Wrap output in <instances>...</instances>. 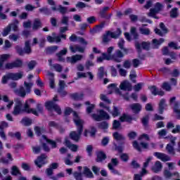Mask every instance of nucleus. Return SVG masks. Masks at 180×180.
I'll list each match as a JSON object with an SVG mask.
<instances>
[{
  "label": "nucleus",
  "mask_w": 180,
  "mask_h": 180,
  "mask_svg": "<svg viewBox=\"0 0 180 180\" xmlns=\"http://www.w3.org/2000/svg\"><path fill=\"white\" fill-rule=\"evenodd\" d=\"M23 77V74L18 72V73H10L11 79L13 81H18L20 79Z\"/></svg>",
  "instance_id": "nucleus-34"
},
{
  "label": "nucleus",
  "mask_w": 180,
  "mask_h": 180,
  "mask_svg": "<svg viewBox=\"0 0 180 180\" xmlns=\"http://www.w3.org/2000/svg\"><path fill=\"white\" fill-rule=\"evenodd\" d=\"M115 47L110 46L107 49V53H102L100 57L97 58V63H103L106 61H115V63H122V58L124 57V53L120 50H117L114 54H112Z\"/></svg>",
  "instance_id": "nucleus-1"
},
{
  "label": "nucleus",
  "mask_w": 180,
  "mask_h": 180,
  "mask_svg": "<svg viewBox=\"0 0 180 180\" xmlns=\"http://www.w3.org/2000/svg\"><path fill=\"white\" fill-rule=\"evenodd\" d=\"M11 79V75L10 73L7 74L6 75L3 76L1 79V84H8V81Z\"/></svg>",
  "instance_id": "nucleus-59"
},
{
  "label": "nucleus",
  "mask_w": 180,
  "mask_h": 180,
  "mask_svg": "<svg viewBox=\"0 0 180 180\" xmlns=\"http://www.w3.org/2000/svg\"><path fill=\"white\" fill-rule=\"evenodd\" d=\"M34 130L35 131V134H37L38 137H40L41 134L46 133V128H44V127H40L39 126H36L34 127Z\"/></svg>",
  "instance_id": "nucleus-26"
},
{
  "label": "nucleus",
  "mask_w": 180,
  "mask_h": 180,
  "mask_svg": "<svg viewBox=\"0 0 180 180\" xmlns=\"http://www.w3.org/2000/svg\"><path fill=\"white\" fill-rule=\"evenodd\" d=\"M164 41H165V39H164V38H160L159 39H153L152 41L153 44H155V46H161V44H162Z\"/></svg>",
  "instance_id": "nucleus-49"
},
{
  "label": "nucleus",
  "mask_w": 180,
  "mask_h": 180,
  "mask_svg": "<svg viewBox=\"0 0 180 180\" xmlns=\"http://www.w3.org/2000/svg\"><path fill=\"white\" fill-rule=\"evenodd\" d=\"M124 39L123 38H121L118 41V47L120 49V50H122V51L124 53V54H129V49L124 48Z\"/></svg>",
  "instance_id": "nucleus-24"
},
{
  "label": "nucleus",
  "mask_w": 180,
  "mask_h": 180,
  "mask_svg": "<svg viewBox=\"0 0 180 180\" xmlns=\"http://www.w3.org/2000/svg\"><path fill=\"white\" fill-rule=\"evenodd\" d=\"M129 108L132 110L133 113H135V115H139V113L141 112V109L143 108L141 104L139 103L131 104L129 105Z\"/></svg>",
  "instance_id": "nucleus-17"
},
{
  "label": "nucleus",
  "mask_w": 180,
  "mask_h": 180,
  "mask_svg": "<svg viewBox=\"0 0 180 180\" xmlns=\"http://www.w3.org/2000/svg\"><path fill=\"white\" fill-rule=\"evenodd\" d=\"M100 99L101 101H103V102H105V105H106L107 106L108 105H110V103H112V101H110V100H109V98H108V96H106V95L105 94H101Z\"/></svg>",
  "instance_id": "nucleus-44"
},
{
  "label": "nucleus",
  "mask_w": 180,
  "mask_h": 180,
  "mask_svg": "<svg viewBox=\"0 0 180 180\" xmlns=\"http://www.w3.org/2000/svg\"><path fill=\"white\" fill-rule=\"evenodd\" d=\"M166 150L169 154L171 155H175V149L171 143H168L166 146Z\"/></svg>",
  "instance_id": "nucleus-39"
},
{
  "label": "nucleus",
  "mask_w": 180,
  "mask_h": 180,
  "mask_svg": "<svg viewBox=\"0 0 180 180\" xmlns=\"http://www.w3.org/2000/svg\"><path fill=\"white\" fill-rule=\"evenodd\" d=\"M112 137L115 140H116V141H124V140H126V138L123 135L119 134L117 131L112 134Z\"/></svg>",
  "instance_id": "nucleus-32"
},
{
  "label": "nucleus",
  "mask_w": 180,
  "mask_h": 180,
  "mask_svg": "<svg viewBox=\"0 0 180 180\" xmlns=\"http://www.w3.org/2000/svg\"><path fill=\"white\" fill-rule=\"evenodd\" d=\"M70 49L72 53H77V51H79V53H84L85 51L84 48H82V46H79L78 45H76L75 47L72 46H70Z\"/></svg>",
  "instance_id": "nucleus-31"
},
{
  "label": "nucleus",
  "mask_w": 180,
  "mask_h": 180,
  "mask_svg": "<svg viewBox=\"0 0 180 180\" xmlns=\"http://www.w3.org/2000/svg\"><path fill=\"white\" fill-rule=\"evenodd\" d=\"M117 159H112L111 163H109L108 165V167L110 171H112V172H115V169L113 168V165L116 166L117 165Z\"/></svg>",
  "instance_id": "nucleus-42"
},
{
  "label": "nucleus",
  "mask_w": 180,
  "mask_h": 180,
  "mask_svg": "<svg viewBox=\"0 0 180 180\" xmlns=\"http://www.w3.org/2000/svg\"><path fill=\"white\" fill-rule=\"evenodd\" d=\"M10 57H11V55H9L8 53L2 54V55L0 56V61L4 65V63L5 61H8V60H9Z\"/></svg>",
  "instance_id": "nucleus-53"
},
{
  "label": "nucleus",
  "mask_w": 180,
  "mask_h": 180,
  "mask_svg": "<svg viewBox=\"0 0 180 180\" xmlns=\"http://www.w3.org/2000/svg\"><path fill=\"white\" fill-rule=\"evenodd\" d=\"M99 106L103 109H105L107 112H109L110 115H111L112 117H117L120 116L122 113V108L115 105L112 106V110H110V107H109V105H105L103 102H101L99 103Z\"/></svg>",
  "instance_id": "nucleus-5"
},
{
  "label": "nucleus",
  "mask_w": 180,
  "mask_h": 180,
  "mask_svg": "<svg viewBox=\"0 0 180 180\" xmlns=\"http://www.w3.org/2000/svg\"><path fill=\"white\" fill-rule=\"evenodd\" d=\"M36 65H37V62H36V60H31L27 64L30 71L34 70V67H36Z\"/></svg>",
  "instance_id": "nucleus-52"
},
{
  "label": "nucleus",
  "mask_w": 180,
  "mask_h": 180,
  "mask_svg": "<svg viewBox=\"0 0 180 180\" xmlns=\"http://www.w3.org/2000/svg\"><path fill=\"white\" fill-rule=\"evenodd\" d=\"M41 21L39 18H35L32 25V30H39L41 27Z\"/></svg>",
  "instance_id": "nucleus-29"
},
{
  "label": "nucleus",
  "mask_w": 180,
  "mask_h": 180,
  "mask_svg": "<svg viewBox=\"0 0 180 180\" xmlns=\"http://www.w3.org/2000/svg\"><path fill=\"white\" fill-rule=\"evenodd\" d=\"M18 94H19L20 96H21V98H25V96H26V94H27V92H26L25 87L20 86L18 90Z\"/></svg>",
  "instance_id": "nucleus-57"
},
{
  "label": "nucleus",
  "mask_w": 180,
  "mask_h": 180,
  "mask_svg": "<svg viewBox=\"0 0 180 180\" xmlns=\"http://www.w3.org/2000/svg\"><path fill=\"white\" fill-rule=\"evenodd\" d=\"M97 158H106V153L102 150H98L96 152Z\"/></svg>",
  "instance_id": "nucleus-64"
},
{
  "label": "nucleus",
  "mask_w": 180,
  "mask_h": 180,
  "mask_svg": "<svg viewBox=\"0 0 180 180\" xmlns=\"http://www.w3.org/2000/svg\"><path fill=\"white\" fill-rule=\"evenodd\" d=\"M108 88H112V89H115V94H117V95H122V91L119 88H117L116 84H110L108 85Z\"/></svg>",
  "instance_id": "nucleus-50"
},
{
  "label": "nucleus",
  "mask_w": 180,
  "mask_h": 180,
  "mask_svg": "<svg viewBox=\"0 0 180 180\" xmlns=\"http://www.w3.org/2000/svg\"><path fill=\"white\" fill-rule=\"evenodd\" d=\"M48 126L49 127H53L54 129H58L59 127L58 123L56 122V121H49Z\"/></svg>",
  "instance_id": "nucleus-63"
},
{
  "label": "nucleus",
  "mask_w": 180,
  "mask_h": 180,
  "mask_svg": "<svg viewBox=\"0 0 180 180\" xmlns=\"http://www.w3.org/2000/svg\"><path fill=\"white\" fill-rule=\"evenodd\" d=\"M150 122V117L148 115H146L141 119V123L143 126L144 130H148L149 125L148 123Z\"/></svg>",
  "instance_id": "nucleus-25"
},
{
  "label": "nucleus",
  "mask_w": 180,
  "mask_h": 180,
  "mask_svg": "<svg viewBox=\"0 0 180 180\" xmlns=\"http://www.w3.org/2000/svg\"><path fill=\"white\" fill-rule=\"evenodd\" d=\"M20 123L21 124H23V126L29 127L32 126V123H33V121L32 120V119L27 117H25L21 120Z\"/></svg>",
  "instance_id": "nucleus-30"
},
{
  "label": "nucleus",
  "mask_w": 180,
  "mask_h": 180,
  "mask_svg": "<svg viewBox=\"0 0 180 180\" xmlns=\"http://www.w3.org/2000/svg\"><path fill=\"white\" fill-rule=\"evenodd\" d=\"M135 49L139 54L142 53L143 50L150 51V47L151 44L149 41H142L141 44L139 41H136L134 43Z\"/></svg>",
  "instance_id": "nucleus-9"
},
{
  "label": "nucleus",
  "mask_w": 180,
  "mask_h": 180,
  "mask_svg": "<svg viewBox=\"0 0 180 180\" xmlns=\"http://www.w3.org/2000/svg\"><path fill=\"white\" fill-rule=\"evenodd\" d=\"M47 143L50 144L51 148H52V149L57 148V142L56 141L49 139V140H48Z\"/></svg>",
  "instance_id": "nucleus-62"
},
{
  "label": "nucleus",
  "mask_w": 180,
  "mask_h": 180,
  "mask_svg": "<svg viewBox=\"0 0 180 180\" xmlns=\"http://www.w3.org/2000/svg\"><path fill=\"white\" fill-rule=\"evenodd\" d=\"M168 47H169V49H173V50H179L180 46H178V44L174 42V41H171L168 44Z\"/></svg>",
  "instance_id": "nucleus-56"
},
{
  "label": "nucleus",
  "mask_w": 180,
  "mask_h": 180,
  "mask_svg": "<svg viewBox=\"0 0 180 180\" xmlns=\"http://www.w3.org/2000/svg\"><path fill=\"white\" fill-rule=\"evenodd\" d=\"M25 86V90L27 94L32 92V86H33V83H27V82H24Z\"/></svg>",
  "instance_id": "nucleus-46"
},
{
  "label": "nucleus",
  "mask_w": 180,
  "mask_h": 180,
  "mask_svg": "<svg viewBox=\"0 0 180 180\" xmlns=\"http://www.w3.org/2000/svg\"><path fill=\"white\" fill-rule=\"evenodd\" d=\"M133 120L136 121V118L131 117V115L126 113H123L122 116L120 117V122L122 123H129V124H131Z\"/></svg>",
  "instance_id": "nucleus-14"
},
{
  "label": "nucleus",
  "mask_w": 180,
  "mask_h": 180,
  "mask_svg": "<svg viewBox=\"0 0 180 180\" xmlns=\"http://www.w3.org/2000/svg\"><path fill=\"white\" fill-rule=\"evenodd\" d=\"M94 150V147L92 145H88L86 148V152L89 157H92V151Z\"/></svg>",
  "instance_id": "nucleus-60"
},
{
  "label": "nucleus",
  "mask_w": 180,
  "mask_h": 180,
  "mask_svg": "<svg viewBox=\"0 0 180 180\" xmlns=\"http://www.w3.org/2000/svg\"><path fill=\"white\" fill-rule=\"evenodd\" d=\"M84 175H86V176H87V178H94V174L92 173L91 169H89L86 167H84Z\"/></svg>",
  "instance_id": "nucleus-45"
},
{
  "label": "nucleus",
  "mask_w": 180,
  "mask_h": 180,
  "mask_svg": "<svg viewBox=\"0 0 180 180\" xmlns=\"http://www.w3.org/2000/svg\"><path fill=\"white\" fill-rule=\"evenodd\" d=\"M153 155L156 157L157 158H169L167 155L165 153H161L158 152H155L153 153Z\"/></svg>",
  "instance_id": "nucleus-58"
},
{
  "label": "nucleus",
  "mask_w": 180,
  "mask_h": 180,
  "mask_svg": "<svg viewBox=\"0 0 180 180\" xmlns=\"http://www.w3.org/2000/svg\"><path fill=\"white\" fill-rule=\"evenodd\" d=\"M98 114L94 113L91 115V119L95 122H102V120H110V115L103 110H99L98 111Z\"/></svg>",
  "instance_id": "nucleus-7"
},
{
  "label": "nucleus",
  "mask_w": 180,
  "mask_h": 180,
  "mask_svg": "<svg viewBox=\"0 0 180 180\" xmlns=\"http://www.w3.org/2000/svg\"><path fill=\"white\" fill-rule=\"evenodd\" d=\"M8 136L12 139H17V140H22V134L19 131H16L15 133L9 132Z\"/></svg>",
  "instance_id": "nucleus-36"
},
{
  "label": "nucleus",
  "mask_w": 180,
  "mask_h": 180,
  "mask_svg": "<svg viewBox=\"0 0 180 180\" xmlns=\"http://www.w3.org/2000/svg\"><path fill=\"white\" fill-rule=\"evenodd\" d=\"M51 9L53 12H57V11H58V12H60V13L62 15H65V13L68 12V8H67V7L63 6L62 5H59L58 8L56 6H52Z\"/></svg>",
  "instance_id": "nucleus-22"
},
{
  "label": "nucleus",
  "mask_w": 180,
  "mask_h": 180,
  "mask_svg": "<svg viewBox=\"0 0 180 180\" xmlns=\"http://www.w3.org/2000/svg\"><path fill=\"white\" fill-rule=\"evenodd\" d=\"M74 112H76V111H74L72 108L70 107H66L65 109L64 115L65 116H70V115L73 113V121H74Z\"/></svg>",
  "instance_id": "nucleus-51"
},
{
  "label": "nucleus",
  "mask_w": 180,
  "mask_h": 180,
  "mask_svg": "<svg viewBox=\"0 0 180 180\" xmlns=\"http://www.w3.org/2000/svg\"><path fill=\"white\" fill-rule=\"evenodd\" d=\"M16 53L21 56H25V54H30L32 53V47L30 46V41H26L25 42L24 49L22 46L17 45L15 47Z\"/></svg>",
  "instance_id": "nucleus-8"
},
{
  "label": "nucleus",
  "mask_w": 180,
  "mask_h": 180,
  "mask_svg": "<svg viewBox=\"0 0 180 180\" xmlns=\"http://www.w3.org/2000/svg\"><path fill=\"white\" fill-rule=\"evenodd\" d=\"M120 88L122 91H130L132 89L131 83L129 82V81L124 80L120 84Z\"/></svg>",
  "instance_id": "nucleus-19"
},
{
  "label": "nucleus",
  "mask_w": 180,
  "mask_h": 180,
  "mask_svg": "<svg viewBox=\"0 0 180 180\" xmlns=\"http://www.w3.org/2000/svg\"><path fill=\"white\" fill-rule=\"evenodd\" d=\"M49 161L46 158H37L34 160V164L38 168H41L44 165H46Z\"/></svg>",
  "instance_id": "nucleus-23"
},
{
  "label": "nucleus",
  "mask_w": 180,
  "mask_h": 180,
  "mask_svg": "<svg viewBox=\"0 0 180 180\" xmlns=\"http://www.w3.org/2000/svg\"><path fill=\"white\" fill-rule=\"evenodd\" d=\"M167 106V101L165 100V98L160 99L158 104L159 115H162L164 113V110H165Z\"/></svg>",
  "instance_id": "nucleus-18"
},
{
  "label": "nucleus",
  "mask_w": 180,
  "mask_h": 180,
  "mask_svg": "<svg viewBox=\"0 0 180 180\" xmlns=\"http://www.w3.org/2000/svg\"><path fill=\"white\" fill-rule=\"evenodd\" d=\"M179 16V13H178V9L176 8H174L170 11V18L172 19H175Z\"/></svg>",
  "instance_id": "nucleus-43"
},
{
  "label": "nucleus",
  "mask_w": 180,
  "mask_h": 180,
  "mask_svg": "<svg viewBox=\"0 0 180 180\" xmlns=\"http://www.w3.org/2000/svg\"><path fill=\"white\" fill-rule=\"evenodd\" d=\"M122 126V124L120 123V121L114 120L112 122V129L114 130H117L120 127Z\"/></svg>",
  "instance_id": "nucleus-55"
},
{
  "label": "nucleus",
  "mask_w": 180,
  "mask_h": 180,
  "mask_svg": "<svg viewBox=\"0 0 180 180\" xmlns=\"http://www.w3.org/2000/svg\"><path fill=\"white\" fill-rule=\"evenodd\" d=\"M74 123L76 125L77 131H70L69 137L73 141L78 143L81 140V136H82V131H84V120H81L77 112H74Z\"/></svg>",
  "instance_id": "nucleus-2"
},
{
  "label": "nucleus",
  "mask_w": 180,
  "mask_h": 180,
  "mask_svg": "<svg viewBox=\"0 0 180 180\" xmlns=\"http://www.w3.org/2000/svg\"><path fill=\"white\" fill-rule=\"evenodd\" d=\"M105 77H108V72L105 71V68L103 66L100 67L98 69V72H97V78L98 79H103Z\"/></svg>",
  "instance_id": "nucleus-20"
},
{
  "label": "nucleus",
  "mask_w": 180,
  "mask_h": 180,
  "mask_svg": "<svg viewBox=\"0 0 180 180\" xmlns=\"http://www.w3.org/2000/svg\"><path fill=\"white\" fill-rule=\"evenodd\" d=\"M148 89L150 91L152 95H154V96H157V92H158V89L157 88V86H149Z\"/></svg>",
  "instance_id": "nucleus-48"
},
{
  "label": "nucleus",
  "mask_w": 180,
  "mask_h": 180,
  "mask_svg": "<svg viewBox=\"0 0 180 180\" xmlns=\"http://www.w3.org/2000/svg\"><path fill=\"white\" fill-rule=\"evenodd\" d=\"M15 104L13 110L12 114L14 116H18L19 115H22V113H25L23 110V103L20 98H16L15 100Z\"/></svg>",
  "instance_id": "nucleus-10"
},
{
  "label": "nucleus",
  "mask_w": 180,
  "mask_h": 180,
  "mask_svg": "<svg viewBox=\"0 0 180 180\" xmlns=\"http://www.w3.org/2000/svg\"><path fill=\"white\" fill-rule=\"evenodd\" d=\"M130 33L131 35H133L134 40H139V33H137V30L136 29V27H131Z\"/></svg>",
  "instance_id": "nucleus-41"
},
{
  "label": "nucleus",
  "mask_w": 180,
  "mask_h": 180,
  "mask_svg": "<svg viewBox=\"0 0 180 180\" xmlns=\"http://www.w3.org/2000/svg\"><path fill=\"white\" fill-rule=\"evenodd\" d=\"M91 130L84 129V137H87L88 134H90V137L95 139L96 136V133H98V129L95 127H91Z\"/></svg>",
  "instance_id": "nucleus-16"
},
{
  "label": "nucleus",
  "mask_w": 180,
  "mask_h": 180,
  "mask_svg": "<svg viewBox=\"0 0 180 180\" xmlns=\"http://www.w3.org/2000/svg\"><path fill=\"white\" fill-rule=\"evenodd\" d=\"M82 55L76 54L71 57L70 61L72 64H75L77 61H81V60H82Z\"/></svg>",
  "instance_id": "nucleus-38"
},
{
  "label": "nucleus",
  "mask_w": 180,
  "mask_h": 180,
  "mask_svg": "<svg viewBox=\"0 0 180 180\" xmlns=\"http://www.w3.org/2000/svg\"><path fill=\"white\" fill-rule=\"evenodd\" d=\"M68 53L67 48H64L60 52L56 53V57L60 63H65V58L63 56H65Z\"/></svg>",
  "instance_id": "nucleus-21"
},
{
  "label": "nucleus",
  "mask_w": 180,
  "mask_h": 180,
  "mask_svg": "<svg viewBox=\"0 0 180 180\" xmlns=\"http://www.w3.org/2000/svg\"><path fill=\"white\" fill-rule=\"evenodd\" d=\"M23 67V60L19 58L11 63H7L5 65L6 70H13V68H22Z\"/></svg>",
  "instance_id": "nucleus-11"
},
{
  "label": "nucleus",
  "mask_w": 180,
  "mask_h": 180,
  "mask_svg": "<svg viewBox=\"0 0 180 180\" xmlns=\"http://www.w3.org/2000/svg\"><path fill=\"white\" fill-rule=\"evenodd\" d=\"M121 35L122 30L120 28H117L115 32L106 31L105 34L103 35V43L104 44H109V42L112 40L111 39H119Z\"/></svg>",
  "instance_id": "nucleus-3"
},
{
  "label": "nucleus",
  "mask_w": 180,
  "mask_h": 180,
  "mask_svg": "<svg viewBox=\"0 0 180 180\" xmlns=\"http://www.w3.org/2000/svg\"><path fill=\"white\" fill-rule=\"evenodd\" d=\"M84 104L87 105L86 112L88 115H91V113L94 112V109H95V104H91V102L89 101H86Z\"/></svg>",
  "instance_id": "nucleus-28"
},
{
  "label": "nucleus",
  "mask_w": 180,
  "mask_h": 180,
  "mask_svg": "<svg viewBox=\"0 0 180 180\" xmlns=\"http://www.w3.org/2000/svg\"><path fill=\"white\" fill-rule=\"evenodd\" d=\"M24 113H27L28 115H30L32 113V115H34V116H39V112L36 109L34 108H30V105H29V103L27 101H25V103L24 104L23 107Z\"/></svg>",
  "instance_id": "nucleus-13"
},
{
  "label": "nucleus",
  "mask_w": 180,
  "mask_h": 180,
  "mask_svg": "<svg viewBox=\"0 0 180 180\" xmlns=\"http://www.w3.org/2000/svg\"><path fill=\"white\" fill-rule=\"evenodd\" d=\"M58 99L57 96H55L53 98V101H46L45 103V108L47 109V110H55L58 115H61V108L58 105L56 104L55 102H58Z\"/></svg>",
  "instance_id": "nucleus-6"
},
{
  "label": "nucleus",
  "mask_w": 180,
  "mask_h": 180,
  "mask_svg": "<svg viewBox=\"0 0 180 180\" xmlns=\"http://www.w3.org/2000/svg\"><path fill=\"white\" fill-rule=\"evenodd\" d=\"M161 169H162V165L161 164V162H155L154 166L152 167V171L157 174L158 172H160Z\"/></svg>",
  "instance_id": "nucleus-27"
},
{
  "label": "nucleus",
  "mask_w": 180,
  "mask_h": 180,
  "mask_svg": "<svg viewBox=\"0 0 180 180\" xmlns=\"http://www.w3.org/2000/svg\"><path fill=\"white\" fill-rule=\"evenodd\" d=\"M139 31L141 34H144L145 36H148L150 34V29L148 28H140Z\"/></svg>",
  "instance_id": "nucleus-61"
},
{
  "label": "nucleus",
  "mask_w": 180,
  "mask_h": 180,
  "mask_svg": "<svg viewBox=\"0 0 180 180\" xmlns=\"http://www.w3.org/2000/svg\"><path fill=\"white\" fill-rule=\"evenodd\" d=\"M14 32L19 31V20L15 19L13 22L9 23L3 30L1 34L3 37H6L11 31L12 30Z\"/></svg>",
  "instance_id": "nucleus-4"
},
{
  "label": "nucleus",
  "mask_w": 180,
  "mask_h": 180,
  "mask_svg": "<svg viewBox=\"0 0 180 180\" xmlns=\"http://www.w3.org/2000/svg\"><path fill=\"white\" fill-rule=\"evenodd\" d=\"M58 50V46L55 45L52 46H49L46 49V54H54L56 53V51Z\"/></svg>",
  "instance_id": "nucleus-35"
},
{
  "label": "nucleus",
  "mask_w": 180,
  "mask_h": 180,
  "mask_svg": "<svg viewBox=\"0 0 180 180\" xmlns=\"http://www.w3.org/2000/svg\"><path fill=\"white\" fill-rule=\"evenodd\" d=\"M98 129L102 130H108L109 129V123L106 121H103L98 124Z\"/></svg>",
  "instance_id": "nucleus-40"
},
{
  "label": "nucleus",
  "mask_w": 180,
  "mask_h": 180,
  "mask_svg": "<svg viewBox=\"0 0 180 180\" xmlns=\"http://www.w3.org/2000/svg\"><path fill=\"white\" fill-rule=\"evenodd\" d=\"M70 98L73 99L74 101H82L84 99V94L82 93L78 94V93H75V94H70Z\"/></svg>",
  "instance_id": "nucleus-33"
},
{
  "label": "nucleus",
  "mask_w": 180,
  "mask_h": 180,
  "mask_svg": "<svg viewBox=\"0 0 180 180\" xmlns=\"http://www.w3.org/2000/svg\"><path fill=\"white\" fill-rule=\"evenodd\" d=\"M65 146L68 147L71 151H73V153H77L78 151V146L75 144L71 143V141L68 139V137L65 138Z\"/></svg>",
  "instance_id": "nucleus-15"
},
{
  "label": "nucleus",
  "mask_w": 180,
  "mask_h": 180,
  "mask_svg": "<svg viewBox=\"0 0 180 180\" xmlns=\"http://www.w3.org/2000/svg\"><path fill=\"white\" fill-rule=\"evenodd\" d=\"M11 175H14L16 176L17 175H20V171L19 170V168L16 166H13L11 168Z\"/></svg>",
  "instance_id": "nucleus-47"
},
{
  "label": "nucleus",
  "mask_w": 180,
  "mask_h": 180,
  "mask_svg": "<svg viewBox=\"0 0 180 180\" xmlns=\"http://www.w3.org/2000/svg\"><path fill=\"white\" fill-rule=\"evenodd\" d=\"M79 158L75 159L74 160H71L70 158H67L65 160V163L66 165H72L74 162H79Z\"/></svg>",
  "instance_id": "nucleus-54"
},
{
  "label": "nucleus",
  "mask_w": 180,
  "mask_h": 180,
  "mask_svg": "<svg viewBox=\"0 0 180 180\" xmlns=\"http://www.w3.org/2000/svg\"><path fill=\"white\" fill-rule=\"evenodd\" d=\"M39 11L40 13H44L46 16H49V15H51V10L47 7H42L39 9Z\"/></svg>",
  "instance_id": "nucleus-37"
},
{
  "label": "nucleus",
  "mask_w": 180,
  "mask_h": 180,
  "mask_svg": "<svg viewBox=\"0 0 180 180\" xmlns=\"http://www.w3.org/2000/svg\"><path fill=\"white\" fill-rule=\"evenodd\" d=\"M133 147L134 148H135V150H137V151L141 153V148H143L144 150H148V143L146 142H141L140 144H139V142H137V141H134L133 142Z\"/></svg>",
  "instance_id": "nucleus-12"
}]
</instances>
